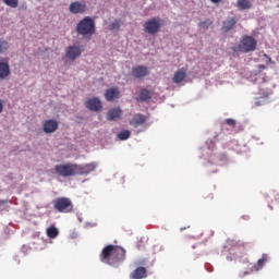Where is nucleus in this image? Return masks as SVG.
<instances>
[{
  "label": "nucleus",
  "instance_id": "obj_9",
  "mask_svg": "<svg viewBox=\"0 0 279 279\" xmlns=\"http://www.w3.org/2000/svg\"><path fill=\"white\" fill-rule=\"evenodd\" d=\"M97 169V163H87V165H77L76 163V175H88V173H93Z\"/></svg>",
  "mask_w": 279,
  "mask_h": 279
},
{
  "label": "nucleus",
  "instance_id": "obj_13",
  "mask_svg": "<svg viewBox=\"0 0 279 279\" xmlns=\"http://www.w3.org/2000/svg\"><path fill=\"white\" fill-rule=\"evenodd\" d=\"M9 75H11L10 61L3 59L0 61V80H8Z\"/></svg>",
  "mask_w": 279,
  "mask_h": 279
},
{
  "label": "nucleus",
  "instance_id": "obj_27",
  "mask_svg": "<svg viewBox=\"0 0 279 279\" xmlns=\"http://www.w3.org/2000/svg\"><path fill=\"white\" fill-rule=\"evenodd\" d=\"M9 8H19V0H2Z\"/></svg>",
  "mask_w": 279,
  "mask_h": 279
},
{
  "label": "nucleus",
  "instance_id": "obj_11",
  "mask_svg": "<svg viewBox=\"0 0 279 279\" xmlns=\"http://www.w3.org/2000/svg\"><path fill=\"white\" fill-rule=\"evenodd\" d=\"M86 10H88L86 3L80 1H74L69 7V12H71V14H84Z\"/></svg>",
  "mask_w": 279,
  "mask_h": 279
},
{
  "label": "nucleus",
  "instance_id": "obj_2",
  "mask_svg": "<svg viewBox=\"0 0 279 279\" xmlns=\"http://www.w3.org/2000/svg\"><path fill=\"white\" fill-rule=\"evenodd\" d=\"M95 32H97L95 20L90 16L83 17L76 25V34L86 40H90L95 36Z\"/></svg>",
  "mask_w": 279,
  "mask_h": 279
},
{
  "label": "nucleus",
  "instance_id": "obj_26",
  "mask_svg": "<svg viewBox=\"0 0 279 279\" xmlns=\"http://www.w3.org/2000/svg\"><path fill=\"white\" fill-rule=\"evenodd\" d=\"M121 28V20H116L114 22H112L110 25H109V29L111 32H114L117 29H120Z\"/></svg>",
  "mask_w": 279,
  "mask_h": 279
},
{
  "label": "nucleus",
  "instance_id": "obj_29",
  "mask_svg": "<svg viewBox=\"0 0 279 279\" xmlns=\"http://www.w3.org/2000/svg\"><path fill=\"white\" fill-rule=\"evenodd\" d=\"M226 123L230 125V128H236V121L234 119H227Z\"/></svg>",
  "mask_w": 279,
  "mask_h": 279
},
{
  "label": "nucleus",
  "instance_id": "obj_16",
  "mask_svg": "<svg viewBox=\"0 0 279 279\" xmlns=\"http://www.w3.org/2000/svg\"><path fill=\"white\" fill-rule=\"evenodd\" d=\"M121 97V92L117 87L108 88L105 93V98L108 101H114V99H119Z\"/></svg>",
  "mask_w": 279,
  "mask_h": 279
},
{
  "label": "nucleus",
  "instance_id": "obj_3",
  "mask_svg": "<svg viewBox=\"0 0 279 279\" xmlns=\"http://www.w3.org/2000/svg\"><path fill=\"white\" fill-rule=\"evenodd\" d=\"M257 45L258 41L254 37L245 35L240 40V44L232 49L235 53H250V51H256Z\"/></svg>",
  "mask_w": 279,
  "mask_h": 279
},
{
  "label": "nucleus",
  "instance_id": "obj_28",
  "mask_svg": "<svg viewBox=\"0 0 279 279\" xmlns=\"http://www.w3.org/2000/svg\"><path fill=\"white\" fill-rule=\"evenodd\" d=\"M265 104H267V97L255 100L254 106L255 108H258V106H265Z\"/></svg>",
  "mask_w": 279,
  "mask_h": 279
},
{
  "label": "nucleus",
  "instance_id": "obj_34",
  "mask_svg": "<svg viewBox=\"0 0 279 279\" xmlns=\"http://www.w3.org/2000/svg\"><path fill=\"white\" fill-rule=\"evenodd\" d=\"M258 69H259L260 71H264V69H266V68H265V65H258Z\"/></svg>",
  "mask_w": 279,
  "mask_h": 279
},
{
  "label": "nucleus",
  "instance_id": "obj_15",
  "mask_svg": "<svg viewBox=\"0 0 279 279\" xmlns=\"http://www.w3.org/2000/svg\"><path fill=\"white\" fill-rule=\"evenodd\" d=\"M123 116V110H121V107L111 108L107 112V121H116V119H121Z\"/></svg>",
  "mask_w": 279,
  "mask_h": 279
},
{
  "label": "nucleus",
  "instance_id": "obj_25",
  "mask_svg": "<svg viewBox=\"0 0 279 279\" xmlns=\"http://www.w3.org/2000/svg\"><path fill=\"white\" fill-rule=\"evenodd\" d=\"M132 133L129 130H123L118 134L119 141H128Z\"/></svg>",
  "mask_w": 279,
  "mask_h": 279
},
{
  "label": "nucleus",
  "instance_id": "obj_6",
  "mask_svg": "<svg viewBox=\"0 0 279 279\" xmlns=\"http://www.w3.org/2000/svg\"><path fill=\"white\" fill-rule=\"evenodd\" d=\"M144 32L154 36V34H158L162 28V20L160 17H153L144 23Z\"/></svg>",
  "mask_w": 279,
  "mask_h": 279
},
{
  "label": "nucleus",
  "instance_id": "obj_19",
  "mask_svg": "<svg viewBox=\"0 0 279 279\" xmlns=\"http://www.w3.org/2000/svg\"><path fill=\"white\" fill-rule=\"evenodd\" d=\"M235 25H236V19L229 17L222 23V32L225 34H228V32H230V29H233Z\"/></svg>",
  "mask_w": 279,
  "mask_h": 279
},
{
  "label": "nucleus",
  "instance_id": "obj_32",
  "mask_svg": "<svg viewBox=\"0 0 279 279\" xmlns=\"http://www.w3.org/2000/svg\"><path fill=\"white\" fill-rule=\"evenodd\" d=\"M247 274H250V272H242V274L240 275V278H245V276H247Z\"/></svg>",
  "mask_w": 279,
  "mask_h": 279
},
{
  "label": "nucleus",
  "instance_id": "obj_31",
  "mask_svg": "<svg viewBox=\"0 0 279 279\" xmlns=\"http://www.w3.org/2000/svg\"><path fill=\"white\" fill-rule=\"evenodd\" d=\"M3 112V101L0 100V114Z\"/></svg>",
  "mask_w": 279,
  "mask_h": 279
},
{
  "label": "nucleus",
  "instance_id": "obj_17",
  "mask_svg": "<svg viewBox=\"0 0 279 279\" xmlns=\"http://www.w3.org/2000/svg\"><path fill=\"white\" fill-rule=\"evenodd\" d=\"M268 260H269V255L263 254L262 258H259L257 260V263L252 266L251 272L252 271H260V269H263L265 267V265L267 264Z\"/></svg>",
  "mask_w": 279,
  "mask_h": 279
},
{
  "label": "nucleus",
  "instance_id": "obj_33",
  "mask_svg": "<svg viewBox=\"0 0 279 279\" xmlns=\"http://www.w3.org/2000/svg\"><path fill=\"white\" fill-rule=\"evenodd\" d=\"M211 3H221V0H210Z\"/></svg>",
  "mask_w": 279,
  "mask_h": 279
},
{
  "label": "nucleus",
  "instance_id": "obj_20",
  "mask_svg": "<svg viewBox=\"0 0 279 279\" xmlns=\"http://www.w3.org/2000/svg\"><path fill=\"white\" fill-rule=\"evenodd\" d=\"M132 279H143L147 278V268L138 267L131 274Z\"/></svg>",
  "mask_w": 279,
  "mask_h": 279
},
{
  "label": "nucleus",
  "instance_id": "obj_4",
  "mask_svg": "<svg viewBox=\"0 0 279 279\" xmlns=\"http://www.w3.org/2000/svg\"><path fill=\"white\" fill-rule=\"evenodd\" d=\"M54 172L61 178H73L77 175V163L66 162L54 166Z\"/></svg>",
  "mask_w": 279,
  "mask_h": 279
},
{
  "label": "nucleus",
  "instance_id": "obj_22",
  "mask_svg": "<svg viewBox=\"0 0 279 279\" xmlns=\"http://www.w3.org/2000/svg\"><path fill=\"white\" fill-rule=\"evenodd\" d=\"M151 90L143 88L138 94L137 101H148V99H151Z\"/></svg>",
  "mask_w": 279,
  "mask_h": 279
},
{
  "label": "nucleus",
  "instance_id": "obj_35",
  "mask_svg": "<svg viewBox=\"0 0 279 279\" xmlns=\"http://www.w3.org/2000/svg\"><path fill=\"white\" fill-rule=\"evenodd\" d=\"M201 25L204 27V25H206V22L201 23Z\"/></svg>",
  "mask_w": 279,
  "mask_h": 279
},
{
  "label": "nucleus",
  "instance_id": "obj_5",
  "mask_svg": "<svg viewBox=\"0 0 279 279\" xmlns=\"http://www.w3.org/2000/svg\"><path fill=\"white\" fill-rule=\"evenodd\" d=\"M52 205L57 213L66 214L73 213V201L69 197H57L52 201Z\"/></svg>",
  "mask_w": 279,
  "mask_h": 279
},
{
  "label": "nucleus",
  "instance_id": "obj_14",
  "mask_svg": "<svg viewBox=\"0 0 279 279\" xmlns=\"http://www.w3.org/2000/svg\"><path fill=\"white\" fill-rule=\"evenodd\" d=\"M145 123H147V116L142 113L134 114L130 121V125L133 128H140V125H145Z\"/></svg>",
  "mask_w": 279,
  "mask_h": 279
},
{
  "label": "nucleus",
  "instance_id": "obj_1",
  "mask_svg": "<svg viewBox=\"0 0 279 279\" xmlns=\"http://www.w3.org/2000/svg\"><path fill=\"white\" fill-rule=\"evenodd\" d=\"M99 258L101 263L110 265L111 267H117L119 263H123V260H125V250L123 247L109 244L102 248Z\"/></svg>",
  "mask_w": 279,
  "mask_h": 279
},
{
  "label": "nucleus",
  "instance_id": "obj_23",
  "mask_svg": "<svg viewBox=\"0 0 279 279\" xmlns=\"http://www.w3.org/2000/svg\"><path fill=\"white\" fill-rule=\"evenodd\" d=\"M250 8H252V2L250 0H238L239 10H250Z\"/></svg>",
  "mask_w": 279,
  "mask_h": 279
},
{
  "label": "nucleus",
  "instance_id": "obj_24",
  "mask_svg": "<svg viewBox=\"0 0 279 279\" xmlns=\"http://www.w3.org/2000/svg\"><path fill=\"white\" fill-rule=\"evenodd\" d=\"M10 49V43L5 39H0V53H5Z\"/></svg>",
  "mask_w": 279,
  "mask_h": 279
},
{
  "label": "nucleus",
  "instance_id": "obj_7",
  "mask_svg": "<svg viewBox=\"0 0 279 279\" xmlns=\"http://www.w3.org/2000/svg\"><path fill=\"white\" fill-rule=\"evenodd\" d=\"M84 49L80 45L69 46L65 50V56L69 60L75 61L82 56Z\"/></svg>",
  "mask_w": 279,
  "mask_h": 279
},
{
  "label": "nucleus",
  "instance_id": "obj_30",
  "mask_svg": "<svg viewBox=\"0 0 279 279\" xmlns=\"http://www.w3.org/2000/svg\"><path fill=\"white\" fill-rule=\"evenodd\" d=\"M264 58H267V59H268L267 64L274 62V61L271 60V58H270L269 56H267V54H264Z\"/></svg>",
  "mask_w": 279,
  "mask_h": 279
},
{
  "label": "nucleus",
  "instance_id": "obj_8",
  "mask_svg": "<svg viewBox=\"0 0 279 279\" xmlns=\"http://www.w3.org/2000/svg\"><path fill=\"white\" fill-rule=\"evenodd\" d=\"M85 108H87V110H90L92 112H99V110L104 108V105H101V100H99V98L94 97L88 98L85 101Z\"/></svg>",
  "mask_w": 279,
  "mask_h": 279
},
{
  "label": "nucleus",
  "instance_id": "obj_18",
  "mask_svg": "<svg viewBox=\"0 0 279 279\" xmlns=\"http://www.w3.org/2000/svg\"><path fill=\"white\" fill-rule=\"evenodd\" d=\"M185 80H186V70L182 68L174 73L172 82L174 84H181V82H184Z\"/></svg>",
  "mask_w": 279,
  "mask_h": 279
},
{
  "label": "nucleus",
  "instance_id": "obj_10",
  "mask_svg": "<svg viewBox=\"0 0 279 279\" xmlns=\"http://www.w3.org/2000/svg\"><path fill=\"white\" fill-rule=\"evenodd\" d=\"M132 75L136 80H143V77H147L149 75V68L145 65H136L132 68Z\"/></svg>",
  "mask_w": 279,
  "mask_h": 279
},
{
  "label": "nucleus",
  "instance_id": "obj_21",
  "mask_svg": "<svg viewBox=\"0 0 279 279\" xmlns=\"http://www.w3.org/2000/svg\"><path fill=\"white\" fill-rule=\"evenodd\" d=\"M46 234L48 239H58L60 230H58V227L56 226H50L46 229Z\"/></svg>",
  "mask_w": 279,
  "mask_h": 279
},
{
  "label": "nucleus",
  "instance_id": "obj_12",
  "mask_svg": "<svg viewBox=\"0 0 279 279\" xmlns=\"http://www.w3.org/2000/svg\"><path fill=\"white\" fill-rule=\"evenodd\" d=\"M59 123L57 122V120L50 119V120H46L44 122V132L45 134H53V132H56L59 128Z\"/></svg>",
  "mask_w": 279,
  "mask_h": 279
}]
</instances>
